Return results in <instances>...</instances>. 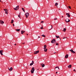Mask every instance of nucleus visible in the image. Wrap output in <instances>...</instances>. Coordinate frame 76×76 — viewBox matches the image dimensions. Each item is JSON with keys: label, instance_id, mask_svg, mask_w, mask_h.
<instances>
[{"label": "nucleus", "instance_id": "obj_4", "mask_svg": "<svg viewBox=\"0 0 76 76\" xmlns=\"http://www.w3.org/2000/svg\"><path fill=\"white\" fill-rule=\"evenodd\" d=\"M51 43H55L56 42V39H54L51 41Z\"/></svg>", "mask_w": 76, "mask_h": 76}, {"label": "nucleus", "instance_id": "obj_31", "mask_svg": "<svg viewBox=\"0 0 76 76\" xmlns=\"http://www.w3.org/2000/svg\"><path fill=\"white\" fill-rule=\"evenodd\" d=\"M69 9H71V7L70 6L68 7Z\"/></svg>", "mask_w": 76, "mask_h": 76}, {"label": "nucleus", "instance_id": "obj_22", "mask_svg": "<svg viewBox=\"0 0 76 76\" xmlns=\"http://www.w3.org/2000/svg\"><path fill=\"white\" fill-rule=\"evenodd\" d=\"M44 51H45V52L47 51V49H45V50H44Z\"/></svg>", "mask_w": 76, "mask_h": 76}, {"label": "nucleus", "instance_id": "obj_8", "mask_svg": "<svg viewBox=\"0 0 76 76\" xmlns=\"http://www.w3.org/2000/svg\"><path fill=\"white\" fill-rule=\"evenodd\" d=\"M65 21L66 22V23H67V22H69L70 21V20H69V19H67L65 20Z\"/></svg>", "mask_w": 76, "mask_h": 76}, {"label": "nucleus", "instance_id": "obj_24", "mask_svg": "<svg viewBox=\"0 0 76 76\" xmlns=\"http://www.w3.org/2000/svg\"><path fill=\"white\" fill-rule=\"evenodd\" d=\"M56 68H58V69H59V70H60V68H59V67L56 66L55 67V69H56Z\"/></svg>", "mask_w": 76, "mask_h": 76}, {"label": "nucleus", "instance_id": "obj_32", "mask_svg": "<svg viewBox=\"0 0 76 76\" xmlns=\"http://www.w3.org/2000/svg\"><path fill=\"white\" fill-rule=\"evenodd\" d=\"M43 22H44V21H42L41 22V23H43Z\"/></svg>", "mask_w": 76, "mask_h": 76}, {"label": "nucleus", "instance_id": "obj_16", "mask_svg": "<svg viewBox=\"0 0 76 76\" xmlns=\"http://www.w3.org/2000/svg\"><path fill=\"white\" fill-rule=\"evenodd\" d=\"M24 32H25V31H21V34H23V33H24Z\"/></svg>", "mask_w": 76, "mask_h": 76}, {"label": "nucleus", "instance_id": "obj_7", "mask_svg": "<svg viewBox=\"0 0 76 76\" xmlns=\"http://www.w3.org/2000/svg\"><path fill=\"white\" fill-rule=\"evenodd\" d=\"M39 50L35 51L34 52V54H37L38 53H39Z\"/></svg>", "mask_w": 76, "mask_h": 76}, {"label": "nucleus", "instance_id": "obj_45", "mask_svg": "<svg viewBox=\"0 0 76 76\" xmlns=\"http://www.w3.org/2000/svg\"><path fill=\"white\" fill-rule=\"evenodd\" d=\"M27 35H28V34H27Z\"/></svg>", "mask_w": 76, "mask_h": 76}, {"label": "nucleus", "instance_id": "obj_26", "mask_svg": "<svg viewBox=\"0 0 76 76\" xmlns=\"http://www.w3.org/2000/svg\"><path fill=\"white\" fill-rule=\"evenodd\" d=\"M13 22H14L13 20H12L11 21V23H13Z\"/></svg>", "mask_w": 76, "mask_h": 76}, {"label": "nucleus", "instance_id": "obj_23", "mask_svg": "<svg viewBox=\"0 0 76 76\" xmlns=\"http://www.w3.org/2000/svg\"><path fill=\"white\" fill-rule=\"evenodd\" d=\"M22 10H23V11L24 12H25V10L24 9V8H22Z\"/></svg>", "mask_w": 76, "mask_h": 76}, {"label": "nucleus", "instance_id": "obj_17", "mask_svg": "<svg viewBox=\"0 0 76 76\" xmlns=\"http://www.w3.org/2000/svg\"><path fill=\"white\" fill-rule=\"evenodd\" d=\"M46 48H47V46H46V45H44V50H45V49H46Z\"/></svg>", "mask_w": 76, "mask_h": 76}, {"label": "nucleus", "instance_id": "obj_34", "mask_svg": "<svg viewBox=\"0 0 76 76\" xmlns=\"http://www.w3.org/2000/svg\"><path fill=\"white\" fill-rule=\"evenodd\" d=\"M57 18L54 19V20H57Z\"/></svg>", "mask_w": 76, "mask_h": 76}, {"label": "nucleus", "instance_id": "obj_3", "mask_svg": "<svg viewBox=\"0 0 76 76\" xmlns=\"http://www.w3.org/2000/svg\"><path fill=\"white\" fill-rule=\"evenodd\" d=\"M4 11H5V13L6 14H7H7H8V11L7 10V9H4Z\"/></svg>", "mask_w": 76, "mask_h": 76}, {"label": "nucleus", "instance_id": "obj_28", "mask_svg": "<svg viewBox=\"0 0 76 76\" xmlns=\"http://www.w3.org/2000/svg\"><path fill=\"white\" fill-rule=\"evenodd\" d=\"M18 17H19V18H20V14L19 15H18Z\"/></svg>", "mask_w": 76, "mask_h": 76}, {"label": "nucleus", "instance_id": "obj_29", "mask_svg": "<svg viewBox=\"0 0 76 76\" xmlns=\"http://www.w3.org/2000/svg\"><path fill=\"white\" fill-rule=\"evenodd\" d=\"M59 45V44L58 43H56V45Z\"/></svg>", "mask_w": 76, "mask_h": 76}, {"label": "nucleus", "instance_id": "obj_25", "mask_svg": "<svg viewBox=\"0 0 76 76\" xmlns=\"http://www.w3.org/2000/svg\"><path fill=\"white\" fill-rule=\"evenodd\" d=\"M58 3H55V6H58Z\"/></svg>", "mask_w": 76, "mask_h": 76}, {"label": "nucleus", "instance_id": "obj_21", "mask_svg": "<svg viewBox=\"0 0 76 76\" xmlns=\"http://www.w3.org/2000/svg\"><path fill=\"white\" fill-rule=\"evenodd\" d=\"M66 28H64V30H63V31H64V32H66Z\"/></svg>", "mask_w": 76, "mask_h": 76}, {"label": "nucleus", "instance_id": "obj_37", "mask_svg": "<svg viewBox=\"0 0 76 76\" xmlns=\"http://www.w3.org/2000/svg\"><path fill=\"white\" fill-rule=\"evenodd\" d=\"M40 38V37L39 36H38V38Z\"/></svg>", "mask_w": 76, "mask_h": 76}, {"label": "nucleus", "instance_id": "obj_41", "mask_svg": "<svg viewBox=\"0 0 76 76\" xmlns=\"http://www.w3.org/2000/svg\"><path fill=\"white\" fill-rule=\"evenodd\" d=\"M56 52H55V53H54V54H56Z\"/></svg>", "mask_w": 76, "mask_h": 76}, {"label": "nucleus", "instance_id": "obj_30", "mask_svg": "<svg viewBox=\"0 0 76 76\" xmlns=\"http://www.w3.org/2000/svg\"><path fill=\"white\" fill-rule=\"evenodd\" d=\"M51 29H53V26H52L51 25Z\"/></svg>", "mask_w": 76, "mask_h": 76}, {"label": "nucleus", "instance_id": "obj_10", "mask_svg": "<svg viewBox=\"0 0 76 76\" xmlns=\"http://www.w3.org/2000/svg\"><path fill=\"white\" fill-rule=\"evenodd\" d=\"M41 65L42 66V67H44L45 66V64H43V63L41 64Z\"/></svg>", "mask_w": 76, "mask_h": 76}, {"label": "nucleus", "instance_id": "obj_33", "mask_svg": "<svg viewBox=\"0 0 76 76\" xmlns=\"http://www.w3.org/2000/svg\"><path fill=\"white\" fill-rule=\"evenodd\" d=\"M40 29H43V27H41L40 28Z\"/></svg>", "mask_w": 76, "mask_h": 76}, {"label": "nucleus", "instance_id": "obj_18", "mask_svg": "<svg viewBox=\"0 0 76 76\" xmlns=\"http://www.w3.org/2000/svg\"><path fill=\"white\" fill-rule=\"evenodd\" d=\"M68 68L70 69V68H71L72 67V65L70 64L69 65V66H68Z\"/></svg>", "mask_w": 76, "mask_h": 76}, {"label": "nucleus", "instance_id": "obj_11", "mask_svg": "<svg viewBox=\"0 0 76 76\" xmlns=\"http://www.w3.org/2000/svg\"><path fill=\"white\" fill-rule=\"evenodd\" d=\"M0 23L2 24H3V23H4V22L2 21V20H0Z\"/></svg>", "mask_w": 76, "mask_h": 76}, {"label": "nucleus", "instance_id": "obj_42", "mask_svg": "<svg viewBox=\"0 0 76 76\" xmlns=\"http://www.w3.org/2000/svg\"><path fill=\"white\" fill-rule=\"evenodd\" d=\"M14 45H16V44H15Z\"/></svg>", "mask_w": 76, "mask_h": 76}, {"label": "nucleus", "instance_id": "obj_43", "mask_svg": "<svg viewBox=\"0 0 76 76\" xmlns=\"http://www.w3.org/2000/svg\"><path fill=\"white\" fill-rule=\"evenodd\" d=\"M1 0H0V2H1Z\"/></svg>", "mask_w": 76, "mask_h": 76}, {"label": "nucleus", "instance_id": "obj_39", "mask_svg": "<svg viewBox=\"0 0 76 76\" xmlns=\"http://www.w3.org/2000/svg\"><path fill=\"white\" fill-rule=\"evenodd\" d=\"M57 73H58V72H56V74H57Z\"/></svg>", "mask_w": 76, "mask_h": 76}, {"label": "nucleus", "instance_id": "obj_9", "mask_svg": "<svg viewBox=\"0 0 76 76\" xmlns=\"http://www.w3.org/2000/svg\"><path fill=\"white\" fill-rule=\"evenodd\" d=\"M66 15L68 17V18H70V14H69V13H66Z\"/></svg>", "mask_w": 76, "mask_h": 76}, {"label": "nucleus", "instance_id": "obj_40", "mask_svg": "<svg viewBox=\"0 0 76 76\" xmlns=\"http://www.w3.org/2000/svg\"><path fill=\"white\" fill-rule=\"evenodd\" d=\"M65 38H66V37H64V38H63V39H65Z\"/></svg>", "mask_w": 76, "mask_h": 76}, {"label": "nucleus", "instance_id": "obj_14", "mask_svg": "<svg viewBox=\"0 0 76 76\" xmlns=\"http://www.w3.org/2000/svg\"><path fill=\"white\" fill-rule=\"evenodd\" d=\"M9 71H10V72H11V71H12V70H13V68H12V67H11L10 69L9 68Z\"/></svg>", "mask_w": 76, "mask_h": 76}, {"label": "nucleus", "instance_id": "obj_12", "mask_svg": "<svg viewBox=\"0 0 76 76\" xmlns=\"http://www.w3.org/2000/svg\"><path fill=\"white\" fill-rule=\"evenodd\" d=\"M3 51L2 50H1L0 51V53L1 55H3Z\"/></svg>", "mask_w": 76, "mask_h": 76}, {"label": "nucleus", "instance_id": "obj_38", "mask_svg": "<svg viewBox=\"0 0 76 76\" xmlns=\"http://www.w3.org/2000/svg\"><path fill=\"white\" fill-rule=\"evenodd\" d=\"M23 44H25V43H23Z\"/></svg>", "mask_w": 76, "mask_h": 76}, {"label": "nucleus", "instance_id": "obj_48", "mask_svg": "<svg viewBox=\"0 0 76 76\" xmlns=\"http://www.w3.org/2000/svg\"><path fill=\"white\" fill-rule=\"evenodd\" d=\"M38 70V69H37V70Z\"/></svg>", "mask_w": 76, "mask_h": 76}, {"label": "nucleus", "instance_id": "obj_36", "mask_svg": "<svg viewBox=\"0 0 76 76\" xmlns=\"http://www.w3.org/2000/svg\"><path fill=\"white\" fill-rule=\"evenodd\" d=\"M13 26H15V25L14 24H13Z\"/></svg>", "mask_w": 76, "mask_h": 76}, {"label": "nucleus", "instance_id": "obj_13", "mask_svg": "<svg viewBox=\"0 0 76 76\" xmlns=\"http://www.w3.org/2000/svg\"><path fill=\"white\" fill-rule=\"evenodd\" d=\"M68 57H69V55L68 54H66L65 56V57L66 58H68Z\"/></svg>", "mask_w": 76, "mask_h": 76}, {"label": "nucleus", "instance_id": "obj_1", "mask_svg": "<svg viewBox=\"0 0 76 76\" xmlns=\"http://www.w3.org/2000/svg\"><path fill=\"white\" fill-rule=\"evenodd\" d=\"M34 71H35V68L34 67H33L32 68V70H31V73H33Z\"/></svg>", "mask_w": 76, "mask_h": 76}, {"label": "nucleus", "instance_id": "obj_35", "mask_svg": "<svg viewBox=\"0 0 76 76\" xmlns=\"http://www.w3.org/2000/svg\"><path fill=\"white\" fill-rule=\"evenodd\" d=\"M74 72H76V71H75V69H74Z\"/></svg>", "mask_w": 76, "mask_h": 76}, {"label": "nucleus", "instance_id": "obj_15", "mask_svg": "<svg viewBox=\"0 0 76 76\" xmlns=\"http://www.w3.org/2000/svg\"><path fill=\"white\" fill-rule=\"evenodd\" d=\"M34 61H32V63H31L30 64V66H32V65H33V64H34Z\"/></svg>", "mask_w": 76, "mask_h": 76}, {"label": "nucleus", "instance_id": "obj_27", "mask_svg": "<svg viewBox=\"0 0 76 76\" xmlns=\"http://www.w3.org/2000/svg\"><path fill=\"white\" fill-rule=\"evenodd\" d=\"M42 37H45V36L44 34H43L42 35Z\"/></svg>", "mask_w": 76, "mask_h": 76}, {"label": "nucleus", "instance_id": "obj_2", "mask_svg": "<svg viewBox=\"0 0 76 76\" xmlns=\"http://www.w3.org/2000/svg\"><path fill=\"white\" fill-rule=\"evenodd\" d=\"M25 15L26 18H28V16H29V13L27 12L26 13Z\"/></svg>", "mask_w": 76, "mask_h": 76}, {"label": "nucleus", "instance_id": "obj_46", "mask_svg": "<svg viewBox=\"0 0 76 76\" xmlns=\"http://www.w3.org/2000/svg\"><path fill=\"white\" fill-rule=\"evenodd\" d=\"M60 40H61V39H60Z\"/></svg>", "mask_w": 76, "mask_h": 76}, {"label": "nucleus", "instance_id": "obj_47", "mask_svg": "<svg viewBox=\"0 0 76 76\" xmlns=\"http://www.w3.org/2000/svg\"><path fill=\"white\" fill-rule=\"evenodd\" d=\"M26 68L27 69H28V68H27V67H26Z\"/></svg>", "mask_w": 76, "mask_h": 76}, {"label": "nucleus", "instance_id": "obj_6", "mask_svg": "<svg viewBox=\"0 0 76 76\" xmlns=\"http://www.w3.org/2000/svg\"><path fill=\"white\" fill-rule=\"evenodd\" d=\"M69 51H71V52H72V53H73V54H75V52L73 51V50L72 49L70 50H69Z\"/></svg>", "mask_w": 76, "mask_h": 76}, {"label": "nucleus", "instance_id": "obj_44", "mask_svg": "<svg viewBox=\"0 0 76 76\" xmlns=\"http://www.w3.org/2000/svg\"><path fill=\"white\" fill-rule=\"evenodd\" d=\"M62 18H63V16H62Z\"/></svg>", "mask_w": 76, "mask_h": 76}, {"label": "nucleus", "instance_id": "obj_19", "mask_svg": "<svg viewBox=\"0 0 76 76\" xmlns=\"http://www.w3.org/2000/svg\"><path fill=\"white\" fill-rule=\"evenodd\" d=\"M16 31H17L19 32V31H20V29H16Z\"/></svg>", "mask_w": 76, "mask_h": 76}, {"label": "nucleus", "instance_id": "obj_5", "mask_svg": "<svg viewBox=\"0 0 76 76\" xmlns=\"http://www.w3.org/2000/svg\"><path fill=\"white\" fill-rule=\"evenodd\" d=\"M18 8V9H17ZM14 9L15 10H17L19 9V5H18L16 7V8H14Z\"/></svg>", "mask_w": 76, "mask_h": 76}, {"label": "nucleus", "instance_id": "obj_20", "mask_svg": "<svg viewBox=\"0 0 76 76\" xmlns=\"http://www.w3.org/2000/svg\"><path fill=\"white\" fill-rule=\"evenodd\" d=\"M56 37L57 38H60V37H59V36H56Z\"/></svg>", "mask_w": 76, "mask_h": 76}]
</instances>
